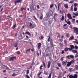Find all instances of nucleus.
I'll return each instance as SVG.
<instances>
[{
	"instance_id": "nucleus-1",
	"label": "nucleus",
	"mask_w": 78,
	"mask_h": 78,
	"mask_svg": "<svg viewBox=\"0 0 78 78\" xmlns=\"http://www.w3.org/2000/svg\"><path fill=\"white\" fill-rule=\"evenodd\" d=\"M28 20L29 21H30V22L29 23V24L27 25V27H30L31 29L34 28L36 27V25H35V24H33V21H32L31 19L29 18L28 19Z\"/></svg>"
},
{
	"instance_id": "nucleus-2",
	"label": "nucleus",
	"mask_w": 78,
	"mask_h": 78,
	"mask_svg": "<svg viewBox=\"0 0 78 78\" xmlns=\"http://www.w3.org/2000/svg\"><path fill=\"white\" fill-rule=\"evenodd\" d=\"M57 5H58V7H57V6H56V4H55L54 5L57 9V11H59V6H60V5H61V3H59V2H58L57 3Z\"/></svg>"
},
{
	"instance_id": "nucleus-3",
	"label": "nucleus",
	"mask_w": 78,
	"mask_h": 78,
	"mask_svg": "<svg viewBox=\"0 0 78 78\" xmlns=\"http://www.w3.org/2000/svg\"><path fill=\"white\" fill-rule=\"evenodd\" d=\"M22 0H16L15 1V6L17 5V3H22Z\"/></svg>"
},
{
	"instance_id": "nucleus-4",
	"label": "nucleus",
	"mask_w": 78,
	"mask_h": 78,
	"mask_svg": "<svg viewBox=\"0 0 78 78\" xmlns=\"http://www.w3.org/2000/svg\"><path fill=\"white\" fill-rule=\"evenodd\" d=\"M73 29H74V31L76 32V34H78V29L76 27H73Z\"/></svg>"
},
{
	"instance_id": "nucleus-5",
	"label": "nucleus",
	"mask_w": 78,
	"mask_h": 78,
	"mask_svg": "<svg viewBox=\"0 0 78 78\" xmlns=\"http://www.w3.org/2000/svg\"><path fill=\"white\" fill-rule=\"evenodd\" d=\"M67 17L68 18V19H69L70 20H71V19H72V15H71V14L70 13H68L67 14Z\"/></svg>"
},
{
	"instance_id": "nucleus-6",
	"label": "nucleus",
	"mask_w": 78,
	"mask_h": 78,
	"mask_svg": "<svg viewBox=\"0 0 78 78\" xmlns=\"http://www.w3.org/2000/svg\"><path fill=\"white\" fill-rule=\"evenodd\" d=\"M66 16L65 17V22H66V23H67V24H68V25H70V24H71V23L70 22V21H69L68 22H67L66 20Z\"/></svg>"
},
{
	"instance_id": "nucleus-7",
	"label": "nucleus",
	"mask_w": 78,
	"mask_h": 78,
	"mask_svg": "<svg viewBox=\"0 0 78 78\" xmlns=\"http://www.w3.org/2000/svg\"><path fill=\"white\" fill-rule=\"evenodd\" d=\"M51 65V62L49 61L48 62V65L47 66L48 69H49L50 67V66Z\"/></svg>"
},
{
	"instance_id": "nucleus-8",
	"label": "nucleus",
	"mask_w": 78,
	"mask_h": 78,
	"mask_svg": "<svg viewBox=\"0 0 78 78\" xmlns=\"http://www.w3.org/2000/svg\"><path fill=\"white\" fill-rule=\"evenodd\" d=\"M50 44L51 45V46L52 47H53L54 46H53V41L52 40H51V39L50 40Z\"/></svg>"
},
{
	"instance_id": "nucleus-9",
	"label": "nucleus",
	"mask_w": 78,
	"mask_h": 78,
	"mask_svg": "<svg viewBox=\"0 0 78 78\" xmlns=\"http://www.w3.org/2000/svg\"><path fill=\"white\" fill-rule=\"evenodd\" d=\"M67 60H66L65 62L63 61L62 62V63L63 66H66L67 64Z\"/></svg>"
},
{
	"instance_id": "nucleus-10",
	"label": "nucleus",
	"mask_w": 78,
	"mask_h": 78,
	"mask_svg": "<svg viewBox=\"0 0 78 78\" xmlns=\"http://www.w3.org/2000/svg\"><path fill=\"white\" fill-rule=\"evenodd\" d=\"M41 45H42V44H41V43H39L37 46L38 48V49H40V48H41Z\"/></svg>"
},
{
	"instance_id": "nucleus-11",
	"label": "nucleus",
	"mask_w": 78,
	"mask_h": 78,
	"mask_svg": "<svg viewBox=\"0 0 78 78\" xmlns=\"http://www.w3.org/2000/svg\"><path fill=\"white\" fill-rule=\"evenodd\" d=\"M16 59V58L15 57H12L10 58V61H12L13 60H14V59Z\"/></svg>"
},
{
	"instance_id": "nucleus-12",
	"label": "nucleus",
	"mask_w": 78,
	"mask_h": 78,
	"mask_svg": "<svg viewBox=\"0 0 78 78\" xmlns=\"http://www.w3.org/2000/svg\"><path fill=\"white\" fill-rule=\"evenodd\" d=\"M64 7H65L66 9H68L69 8V5L66 4H65L64 5Z\"/></svg>"
},
{
	"instance_id": "nucleus-13",
	"label": "nucleus",
	"mask_w": 78,
	"mask_h": 78,
	"mask_svg": "<svg viewBox=\"0 0 78 78\" xmlns=\"http://www.w3.org/2000/svg\"><path fill=\"white\" fill-rule=\"evenodd\" d=\"M66 66L67 67H69V66H71V63H70V62H68Z\"/></svg>"
},
{
	"instance_id": "nucleus-14",
	"label": "nucleus",
	"mask_w": 78,
	"mask_h": 78,
	"mask_svg": "<svg viewBox=\"0 0 78 78\" xmlns=\"http://www.w3.org/2000/svg\"><path fill=\"white\" fill-rule=\"evenodd\" d=\"M18 46V44L17 43H16L14 44V47H16V48Z\"/></svg>"
},
{
	"instance_id": "nucleus-15",
	"label": "nucleus",
	"mask_w": 78,
	"mask_h": 78,
	"mask_svg": "<svg viewBox=\"0 0 78 78\" xmlns=\"http://www.w3.org/2000/svg\"><path fill=\"white\" fill-rule=\"evenodd\" d=\"M3 66H4V67H6V68H5V69H6V70H10L9 68L7 66H5V65H3Z\"/></svg>"
},
{
	"instance_id": "nucleus-16",
	"label": "nucleus",
	"mask_w": 78,
	"mask_h": 78,
	"mask_svg": "<svg viewBox=\"0 0 78 78\" xmlns=\"http://www.w3.org/2000/svg\"><path fill=\"white\" fill-rule=\"evenodd\" d=\"M73 39H74V37H73V36L70 37L69 39V40H70V41H71V40H73Z\"/></svg>"
},
{
	"instance_id": "nucleus-17",
	"label": "nucleus",
	"mask_w": 78,
	"mask_h": 78,
	"mask_svg": "<svg viewBox=\"0 0 78 78\" xmlns=\"http://www.w3.org/2000/svg\"><path fill=\"white\" fill-rule=\"evenodd\" d=\"M60 20H61L62 21H63L64 20V16H62L61 18L60 19Z\"/></svg>"
},
{
	"instance_id": "nucleus-18",
	"label": "nucleus",
	"mask_w": 78,
	"mask_h": 78,
	"mask_svg": "<svg viewBox=\"0 0 78 78\" xmlns=\"http://www.w3.org/2000/svg\"><path fill=\"white\" fill-rule=\"evenodd\" d=\"M75 68L76 70H78V65H75Z\"/></svg>"
},
{
	"instance_id": "nucleus-19",
	"label": "nucleus",
	"mask_w": 78,
	"mask_h": 78,
	"mask_svg": "<svg viewBox=\"0 0 78 78\" xmlns=\"http://www.w3.org/2000/svg\"><path fill=\"white\" fill-rule=\"evenodd\" d=\"M30 11L32 10V9H34V7L33 5H31L30 7Z\"/></svg>"
},
{
	"instance_id": "nucleus-20",
	"label": "nucleus",
	"mask_w": 78,
	"mask_h": 78,
	"mask_svg": "<svg viewBox=\"0 0 78 78\" xmlns=\"http://www.w3.org/2000/svg\"><path fill=\"white\" fill-rule=\"evenodd\" d=\"M25 34H28V35L30 36V32L29 31H26L25 32Z\"/></svg>"
},
{
	"instance_id": "nucleus-21",
	"label": "nucleus",
	"mask_w": 78,
	"mask_h": 78,
	"mask_svg": "<svg viewBox=\"0 0 78 78\" xmlns=\"http://www.w3.org/2000/svg\"><path fill=\"white\" fill-rule=\"evenodd\" d=\"M42 63L43 64V66H44V68H46V65H45V62H43Z\"/></svg>"
},
{
	"instance_id": "nucleus-22",
	"label": "nucleus",
	"mask_w": 78,
	"mask_h": 78,
	"mask_svg": "<svg viewBox=\"0 0 78 78\" xmlns=\"http://www.w3.org/2000/svg\"><path fill=\"white\" fill-rule=\"evenodd\" d=\"M16 27V23H15L14 25H13L12 28L13 29H15V28Z\"/></svg>"
},
{
	"instance_id": "nucleus-23",
	"label": "nucleus",
	"mask_w": 78,
	"mask_h": 78,
	"mask_svg": "<svg viewBox=\"0 0 78 78\" xmlns=\"http://www.w3.org/2000/svg\"><path fill=\"white\" fill-rule=\"evenodd\" d=\"M73 78H77V74H75L73 76Z\"/></svg>"
},
{
	"instance_id": "nucleus-24",
	"label": "nucleus",
	"mask_w": 78,
	"mask_h": 78,
	"mask_svg": "<svg viewBox=\"0 0 78 78\" xmlns=\"http://www.w3.org/2000/svg\"><path fill=\"white\" fill-rule=\"evenodd\" d=\"M70 47H71V48L72 50H73V49L75 48V47H74V46H73V45H70Z\"/></svg>"
},
{
	"instance_id": "nucleus-25",
	"label": "nucleus",
	"mask_w": 78,
	"mask_h": 78,
	"mask_svg": "<svg viewBox=\"0 0 78 78\" xmlns=\"http://www.w3.org/2000/svg\"><path fill=\"white\" fill-rule=\"evenodd\" d=\"M75 62V60H72L69 62L71 63V64H73Z\"/></svg>"
},
{
	"instance_id": "nucleus-26",
	"label": "nucleus",
	"mask_w": 78,
	"mask_h": 78,
	"mask_svg": "<svg viewBox=\"0 0 78 78\" xmlns=\"http://www.w3.org/2000/svg\"><path fill=\"white\" fill-rule=\"evenodd\" d=\"M22 35L21 34L20 36H19V39H22Z\"/></svg>"
},
{
	"instance_id": "nucleus-27",
	"label": "nucleus",
	"mask_w": 78,
	"mask_h": 78,
	"mask_svg": "<svg viewBox=\"0 0 78 78\" xmlns=\"http://www.w3.org/2000/svg\"><path fill=\"white\" fill-rule=\"evenodd\" d=\"M30 50H31V48H30L29 49L27 50L26 51V53H28V51H30Z\"/></svg>"
},
{
	"instance_id": "nucleus-28",
	"label": "nucleus",
	"mask_w": 78,
	"mask_h": 78,
	"mask_svg": "<svg viewBox=\"0 0 78 78\" xmlns=\"http://www.w3.org/2000/svg\"><path fill=\"white\" fill-rule=\"evenodd\" d=\"M47 37H48V39L47 41L48 42H50V36H48Z\"/></svg>"
},
{
	"instance_id": "nucleus-29",
	"label": "nucleus",
	"mask_w": 78,
	"mask_h": 78,
	"mask_svg": "<svg viewBox=\"0 0 78 78\" xmlns=\"http://www.w3.org/2000/svg\"><path fill=\"white\" fill-rule=\"evenodd\" d=\"M68 48L66 47L65 48L64 50L65 51H68Z\"/></svg>"
},
{
	"instance_id": "nucleus-30",
	"label": "nucleus",
	"mask_w": 78,
	"mask_h": 78,
	"mask_svg": "<svg viewBox=\"0 0 78 78\" xmlns=\"http://www.w3.org/2000/svg\"><path fill=\"white\" fill-rule=\"evenodd\" d=\"M74 15H75L76 16H78V13L77 12H76V13H75V12H73Z\"/></svg>"
},
{
	"instance_id": "nucleus-31",
	"label": "nucleus",
	"mask_w": 78,
	"mask_h": 78,
	"mask_svg": "<svg viewBox=\"0 0 78 78\" xmlns=\"http://www.w3.org/2000/svg\"><path fill=\"white\" fill-rule=\"evenodd\" d=\"M78 6V4L76 3H75L74 4V7H76Z\"/></svg>"
},
{
	"instance_id": "nucleus-32",
	"label": "nucleus",
	"mask_w": 78,
	"mask_h": 78,
	"mask_svg": "<svg viewBox=\"0 0 78 78\" xmlns=\"http://www.w3.org/2000/svg\"><path fill=\"white\" fill-rule=\"evenodd\" d=\"M26 9L24 8L23 7H21V11H23V10H25Z\"/></svg>"
},
{
	"instance_id": "nucleus-33",
	"label": "nucleus",
	"mask_w": 78,
	"mask_h": 78,
	"mask_svg": "<svg viewBox=\"0 0 78 78\" xmlns=\"http://www.w3.org/2000/svg\"><path fill=\"white\" fill-rule=\"evenodd\" d=\"M41 73H42V71H41L40 73H38L37 74L38 76H40V75H41Z\"/></svg>"
},
{
	"instance_id": "nucleus-34",
	"label": "nucleus",
	"mask_w": 78,
	"mask_h": 78,
	"mask_svg": "<svg viewBox=\"0 0 78 78\" xmlns=\"http://www.w3.org/2000/svg\"><path fill=\"white\" fill-rule=\"evenodd\" d=\"M69 78H73V76L72 75H70L69 76Z\"/></svg>"
},
{
	"instance_id": "nucleus-35",
	"label": "nucleus",
	"mask_w": 78,
	"mask_h": 78,
	"mask_svg": "<svg viewBox=\"0 0 78 78\" xmlns=\"http://www.w3.org/2000/svg\"><path fill=\"white\" fill-rule=\"evenodd\" d=\"M69 72H72V71H73V70H72V68H69Z\"/></svg>"
},
{
	"instance_id": "nucleus-36",
	"label": "nucleus",
	"mask_w": 78,
	"mask_h": 78,
	"mask_svg": "<svg viewBox=\"0 0 78 78\" xmlns=\"http://www.w3.org/2000/svg\"><path fill=\"white\" fill-rule=\"evenodd\" d=\"M53 4H52L51 5H50V8H53Z\"/></svg>"
},
{
	"instance_id": "nucleus-37",
	"label": "nucleus",
	"mask_w": 78,
	"mask_h": 78,
	"mask_svg": "<svg viewBox=\"0 0 78 78\" xmlns=\"http://www.w3.org/2000/svg\"><path fill=\"white\" fill-rule=\"evenodd\" d=\"M44 74H45V75H48V73H47L45 71H44Z\"/></svg>"
},
{
	"instance_id": "nucleus-38",
	"label": "nucleus",
	"mask_w": 78,
	"mask_h": 78,
	"mask_svg": "<svg viewBox=\"0 0 78 78\" xmlns=\"http://www.w3.org/2000/svg\"><path fill=\"white\" fill-rule=\"evenodd\" d=\"M70 56L71 58H73V59L74 58V56H73V55H70Z\"/></svg>"
},
{
	"instance_id": "nucleus-39",
	"label": "nucleus",
	"mask_w": 78,
	"mask_h": 78,
	"mask_svg": "<svg viewBox=\"0 0 78 78\" xmlns=\"http://www.w3.org/2000/svg\"><path fill=\"white\" fill-rule=\"evenodd\" d=\"M73 51L74 53H77V51L76 50H73Z\"/></svg>"
},
{
	"instance_id": "nucleus-40",
	"label": "nucleus",
	"mask_w": 78,
	"mask_h": 78,
	"mask_svg": "<svg viewBox=\"0 0 78 78\" xmlns=\"http://www.w3.org/2000/svg\"><path fill=\"white\" fill-rule=\"evenodd\" d=\"M57 65H58V66L59 67H61V63H58Z\"/></svg>"
},
{
	"instance_id": "nucleus-41",
	"label": "nucleus",
	"mask_w": 78,
	"mask_h": 78,
	"mask_svg": "<svg viewBox=\"0 0 78 78\" xmlns=\"http://www.w3.org/2000/svg\"><path fill=\"white\" fill-rule=\"evenodd\" d=\"M74 11H77V8L76 7H75L74 8Z\"/></svg>"
},
{
	"instance_id": "nucleus-42",
	"label": "nucleus",
	"mask_w": 78,
	"mask_h": 78,
	"mask_svg": "<svg viewBox=\"0 0 78 78\" xmlns=\"http://www.w3.org/2000/svg\"><path fill=\"white\" fill-rule=\"evenodd\" d=\"M42 18H43V14H42V16H40V19L41 20V19H42Z\"/></svg>"
},
{
	"instance_id": "nucleus-43",
	"label": "nucleus",
	"mask_w": 78,
	"mask_h": 78,
	"mask_svg": "<svg viewBox=\"0 0 78 78\" xmlns=\"http://www.w3.org/2000/svg\"><path fill=\"white\" fill-rule=\"evenodd\" d=\"M59 44L60 46H61V47H62L63 46V44H61V43H59Z\"/></svg>"
},
{
	"instance_id": "nucleus-44",
	"label": "nucleus",
	"mask_w": 78,
	"mask_h": 78,
	"mask_svg": "<svg viewBox=\"0 0 78 78\" xmlns=\"http://www.w3.org/2000/svg\"><path fill=\"white\" fill-rule=\"evenodd\" d=\"M32 68V66L30 65V67L27 68V69H31Z\"/></svg>"
},
{
	"instance_id": "nucleus-45",
	"label": "nucleus",
	"mask_w": 78,
	"mask_h": 78,
	"mask_svg": "<svg viewBox=\"0 0 78 78\" xmlns=\"http://www.w3.org/2000/svg\"><path fill=\"white\" fill-rule=\"evenodd\" d=\"M51 74L50 73L48 78H51Z\"/></svg>"
},
{
	"instance_id": "nucleus-46",
	"label": "nucleus",
	"mask_w": 78,
	"mask_h": 78,
	"mask_svg": "<svg viewBox=\"0 0 78 78\" xmlns=\"http://www.w3.org/2000/svg\"><path fill=\"white\" fill-rule=\"evenodd\" d=\"M68 49L69 51H72V49L71 48H68Z\"/></svg>"
},
{
	"instance_id": "nucleus-47",
	"label": "nucleus",
	"mask_w": 78,
	"mask_h": 78,
	"mask_svg": "<svg viewBox=\"0 0 78 78\" xmlns=\"http://www.w3.org/2000/svg\"><path fill=\"white\" fill-rule=\"evenodd\" d=\"M16 53H17L18 55H20V52L19 51H17L16 52Z\"/></svg>"
},
{
	"instance_id": "nucleus-48",
	"label": "nucleus",
	"mask_w": 78,
	"mask_h": 78,
	"mask_svg": "<svg viewBox=\"0 0 78 78\" xmlns=\"http://www.w3.org/2000/svg\"><path fill=\"white\" fill-rule=\"evenodd\" d=\"M64 43L65 44H66V45H67V41H66V40H65L64 41Z\"/></svg>"
},
{
	"instance_id": "nucleus-49",
	"label": "nucleus",
	"mask_w": 78,
	"mask_h": 78,
	"mask_svg": "<svg viewBox=\"0 0 78 78\" xmlns=\"http://www.w3.org/2000/svg\"><path fill=\"white\" fill-rule=\"evenodd\" d=\"M42 67H43V66L41 65L40 66V69H42Z\"/></svg>"
},
{
	"instance_id": "nucleus-50",
	"label": "nucleus",
	"mask_w": 78,
	"mask_h": 78,
	"mask_svg": "<svg viewBox=\"0 0 78 78\" xmlns=\"http://www.w3.org/2000/svg\"><path fill=\"white\" fill-rule=\"evenodd\" d=\"M17 74H16L15 73H13L12 74V76H17Z\"/></svg>"
},
{
	"instance_id": "nucleus-51",
	"label": "nucleus",
	"mask_w": 78,
	"mask_h": 78,
	"mask_svg": "<svg viewBox=\"0 0 78 78\" xmlns=\"http://www.w3.org/2000/svg\"><path fill=\"white\" fill-rule=\"evenodd\" d=\"M78 46H75V49L76 50L77 49H78Z\"/></svg>"
},
{
	"instance_id": "nucleus-52",
	"label": "nucleus",
	"mask_w": 78,
	"mask_h": 78,
	"mask_svg": "<svg viewBox=\"0 0 78 78\" xmlns=\"http://www.w3.org/2000/svg\"><path fill=\"white\" fill-rule=\"evenodd\" d=\"M26 76L27 78H30V76H28V75H26Z\"/></svg>"
},
{
	"instance_id": "nucleus-53",
	"label": "nucleus",
	"mask_w": 78,
	"mask_h": 78,
	"mask_svg": "<svg viewBox=\"0 0 78 78\" xmlns=\"http://www.w3.org/2000/svg\"><path fill=\"white\" fill-rule=\"evenodd\" d=\"M71 11H73V6H71Z\"/></svg>"
},
{
	"instance_id": "nucleus-54",
	"label": "nucleus",
	"mask_w": 78,
	"mask_h": 78,
	"mask_svg": "<svg viewBox=\"0 0 78 78\" xmlns=\"http://www.w3.org/2000/svg\"><path fill=\"white\" fill-rule=\"evenodd\" d=\"M72 21L73 22H74V21L75 20V19H73L72 20Z\"/></svg>"
},
{
	"instance_id": "nucleus-55",
	"label": "nucleus",
	"mask_w": 78,
	"mask_h": 78,
	"mask_svg": "<svg viewBox=\"0 0 78 78\" xmlns=\"http://www.w3.org/2000/svg\"><path fill=\"white\" fill-rule=\"evenodd\" d=\"M37 55L38 56H39V52H37Z\"/></svg>"
},
{
	"instance_id": "nucleus-56",
	"label": "nucleus",
	"mask_w": 78,
	"mask_h": 78,
	"mask_svg": "<svg viewBox=\"0 0 78 78\" xmlns=\"http://www.w3.org/2000/svg\"><path fill=\"white\" fill-rule=\"evenodd\" d=\"M58 36H57V38H58V37H60V34L58 33Z\"/></svg>"
},
{
	"instance_id": "nucleus-57",
	"label": "nucleus",
	"mask_w": 78,
	"mask_h": 78,
	"mask_svg": "<svg viewBox=\"0 0 78 78\" xmlns=\"http://www.w3.org/2000/svg\"><path fill=\"white\" fill-rule=\"evenodd\" d=\"M64 51L62 50V52L61 53L62 54H64Z\"/></svg>"
},
{
	"instance_id": "nucleus-58",
	"label": "nucleus",
	"mask_w": 78,
	"mask_h": 78,
	"mask_svg": "<svg viewBox=\"0 0 78 78\" xmlns=\"http://www.w3.org/2000/svg\"><path fill=\"white\" fill-rule=\"evenodd\" d=\"M67 58H68V59H70V58L69 57V56L68 55L66 56Z\"/></svg>"
},
{
	"instance_id": "nucleus-59",
	"label": "nucleus",
	"mask_w": 78,
	"mask_h": 78,
	"mask_svg": "<svg viewBox=\"0 0 78 78\" xmlns=\"http://www.w3.org/2000/svg\"><path fill=\"white\" fill-rule=\"evenodd\" d=\"M30 73V72H29V70H27V74H28Z\"/></svg>"
},
{
	"instance_id": "nucleus-60",
	"label": "nucleus",
	"mask_w": 78,
	"mask_h": 78,
	"mask_svg": "<svg viewBox=\"0 0 78 78\" xmlns=\"http://www.w3.org/2000/svg\"><path fill=\"white\" fill-rule=\"evenodd\" d=\"M69 36H70V35H69V34H67L66 35L67 37H69Z\"/></svg>"
},
{
	"instance_id": "nucleus-61",
	"label": "nucleus",
	"mask_w": 78,
	"mask_h": 78,
	"mask_svg": "<svg viewBox=\"0 0 78 78\" xmlns=\"http://www.w3.org/2000/svg\"><path fill=\"white\" fill-rule=\"evenodd\" d=\"M73 27H72V25H70V26H69V28H73Z\"/></svg>"
},
{
	"instance_id": "nucleus-62",
	"label": "nucleus",
	"mask_w": 78,
	"mask_h": 78,
	"mask_svg": "<svg viewBox=\"0 0 78 78\" xmlns=\"http://www.w3.org/2000/svg\"><path fill=\"white\" fill-rule=\"evenodd\" d=\"M63 58H63V57L61 58V61H63Z\"/></svg>"
},
{
	"instance_id": "nucleus-63",
	"label": "nucleus",
	"mask_w": 78,
	"mask_h": 78,
	"mask_svg": "<svg viewBox=\"0 0 78 78\" xmlns=\"http://www.w3.org/2000/svg\"><path fill=\"white\" fill-rule=\"evenodd\" d=\"M59 41H60V42H62V41H63L62 39H59Z\"/></svg>"
},
{
	"instance_id": "nucleus-64",
	"label": "nucleus",
	"mask_w": 78,
	"mask_h": 78,
	"mask_svg": "<svg viewBox=\"0 0 78 78\" xmlns=\"http://www.w3.org/2000/svg\"><path fill=\"white\" fill-rule=\"evenodd\" d=\"M37 9H39V5H37Z\"/></svg>"
}]
</instances>
